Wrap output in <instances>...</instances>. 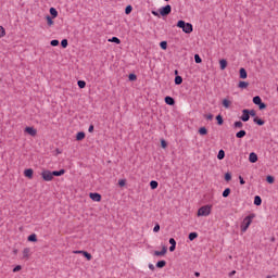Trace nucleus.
Here are the masks:
<instances>
[{"label":"nucleus","mask_w":278,"mask_h":278,"mask_svg":"<svg viewBox=\"0 0 278 278\" xmlns=\"http://www.w3.org/2000/svg\"><path fill=\"white\" fill-rule=\"evenodd\" d=\"M255 216H253V215H249V216H247L244 219H243V222H242V224H241V231L244 233L245 231H247V229H249V227H251V224L253 223V218H254Z\"/></svg>","instance_id":"f257e3e1"},{"label":"nucleus","mask_w":278,"mask_h":278,"mask_svg":"<svg viewBox=\"0 0 278 278\" xmlns=\"http://www.w3.org/2000/svg\"><path fill=\"white\" fill-rule=\"evenodd\" d=\"M210 214H212L211 205H204L198 210V216H210Z\"/></svg>","instance_id":"f03ea898"},{"label":"nucleus","mask_w":278,"mask_h":278,"mask_svg":"<svg viewBox=\"0 0 278 278\" xmlns=\"http://www.w3.org/2000/svg\"><path fill=\"white\" fill-rule=\"evenodd\" d=\"M41 177L43 181H53V173L51 170H43Z\"/></svg>","instance_id":"7ed1b4c3"},{"label":"nucleus","mask_w":278,"mask_h":278,"mask_svg":"<svg viewBox=\"0 0 278 278\" xmlns=\"http://www.w3.org/2000/svg\"><path fill=\"white\" fill-rule=\"evenodd\" d=\"M173 8L170 7V4H167L161 9H159V12L161 14V16H168V14H170Z\"/></svg>","instance_id":"20e7f679"},{"label":"nucleus","mask_w":278,"mask_h":278,"mask_svg":"<svg viewBox=\"0 0 278 278\" xmlns=\"http://www.w3.org/2000/svg\"><path fill=\"white\" fill-rule=\"evenodd\" d=\"M249 118H251V116L249 115V110L244 109L242 111V116L240 117V119L243 121V123H248Z\"/></svg>","instance_id":"39448f33"},{"label":"nucleus","mask_w":278,"mask_h":278,"mask_svg":"<svg viewBox=\"0 0 278 278\" xmlns=\"http://www.w3.org/2000/svg\"><path fill=\"white\" fill-rule=\"evenodd\" d=\"M89 197H90L91 201H96L97 203H99V201H101V194H99V193H90Z\"/></svg>","instance_id":"423d86ee"},{"label":"nucleus","mask_w":278,"mask_h":278,"mask_svg":"<svg viewBox=\"0 0 278 278\" xmlns=\"http://www.w3.org/2000/svg\"><path fill=\"white\" fill-rule=\"evenodd\" d=\"M182 31H185V34H192V24L190 23L185 24Z\"/></svg>","instance_id":"0eeeda50"},{"label":"nucleus","mask_w":278,"mask_h":278,"mask_svg":"<svg viewBox=\"0 0 278 278\" xmlns=\"http://www.w3.org/2000/svg\"><path fill=\"white\" fill-rule=\"evenodd\" d=\"M249 162H251V164H255V162H257V154L255 152L250 153Z\"/></svg>","instance_id":"6e6552de"},{"label":"nucleus","mask_w":278,"mask_h":278,"mask_svg":"<svg viewBox=\"0 0 278 278\" xmlns=\"http://www.w3.org/2000/svg\"><path fill=\"white\" fill-rule=\"evenodd\" d=\"M26 134H28L29 136H36V134H38V131L34 128V127H26L25 128Z\"/></svg>","instance_id":"1a4fd4ad"},{"label":"nucleus","mask_w":278,"mask_h":278,"mask_svg":"<svg viewBox=\"0 0 278 278\" xmlns=\"http://www.w3.org/2000/svg\"><path fill=\"white\" fill-rule=\"evenodd\" d=\"M165 103L167 105H175V99L170 96L165 97Z\"/></svg>","instance_id":"9d476101"},{"label":"nucleus","mask_w":278,"mask_h":278,"mask_svg":"<svg viewBox=\"0 0 278 278\" xmlns=\"http://www.w3.org/2000/svg\"><path fill=\"white\" fill-rule=\"evenodd\" d=\"M166 247H163V249L161 251H154V255H156V257H160L162 255H166Z\"/></svg>","instance_id":"9b49d317"},{"label":"nucleus","mask_w":278,"mask_h":278,"mask_svg":"<svg viewBox=\"0 0 278 278\" xmlns=\"http://www.w3.org/2000/svg\"><path fill=\"white\" fill-rule=\"evenodd\" d=\"M24 175L25 177H28V179H31V177H34V169L31 168L25 169Z\"/></svg>","instance_id":"f8f14e48"},{"label":"nucleus","mask_w":278,"mask_h":278,"mask_svg":"<svg viewBox=\"0 0 278 278\" xmlns=\"http://www.w3.org/2000/svg\"><path fill=\"white\" fill-rule=\"evenodd\" d=\"M64 173H66V170H64V169L54 170V172H52V177H62V175H64Z\"/></svg>","instance_id":"ddd939ff"},{"label":"nucleus","mask_w":278,"mask_h":278,"mask_svg":"<svg viewBox=\"0 0 278 278\" xmlns=\"http://www.w3.org/2000/svg\"><path fill=\"white\" fill-rule=\"evenodd\" d=\"M219 66H220V70H222V71H225V68H227V60L222 59V60L219 61Z\"/></svg>","instance_id":"4468645a"},{"label":"nucleus","mask_w":278,"mask_h":278,"mask_svg":"<svg viewBox=\"0 0 278 278\" xmlns=\"http://www.w3.org/2000/svg\"><path fill=\"white\" fill-rule=\"evenodd\" d=\"M29 253H30L29 248H25L23 250V257H24V260H28L29 258Z\"/></svg>","instance_id":"2eb2a0df"},{"label":"nucleus","mask_w":278,"mask_h":278,"mask_svg":"<svg viewBox=\"0 0 278 278\" xmlns=\"http://www.w3.org/2000/svg\"><path fill=\"white\" fill-rule=\"evenodd\" d=\"M86 138V132L79 131L76 135V140H84Z\"/></svg>","instance_id":"dca6fc26"},{"label":"nucleus","mask_w":278,"mask_h":278,"mask_svg":"<svg viewBox=\"0 0 278 278\" xmlns=\"http://www.w3.org/2000/svg\"><path fill=\"white\" fill-rule=\"evenodd\" d=\"M240 78L247 79V70H244V67L240 68Z\"/></svg>","instance_id":"f3484780"},{"label":"nucleus","mask_w":278,"mask_h":278,"mask_svg":"<svg viewBox=\"0 0 278 278\" xmlns=\"http://www.w3.org/2000/svg\"><path fill=\"white\" fill-rule=\"evenodd\" d=\"M233 127L235 129H242V127H244V124H242V122H235L233 123Z\"/></svg>","instance_id":"a211bd4d"},{"label":"nucleus","mask_w":278,"mask_h":278,"mask_svg":"<svg viewBox=\"0 0 278 278\" xmlns=\"http://www.w3.org/2000/svg\"><path fill=\"white\" fill-rule=\"evenodd\" d=\"M247 136V130H240L236 134V138H244Z\"/></svg>","instance_id":"6ab92c4d"},{"label":"nucleus","mask_w":278,"mask_h":278,"mask_svg":"<svg viewBox=\"0 0 278 278\" xmlns=\"http://www.w3.org/2000/svg\"><path fill=\"white\" fill-rule=\"evenodd\" d=\"M254 205H262V198L260 195L254 197Z\"/></svg>","instance_id":"aec40b11"},{"label":"nucleus","mask_w":278,"mask_h":278,"mask_svg":"<svg viewBox=\"0 0 278 278\" xmlns=\"http://www.w3.org/2000/svg\"><path fill=\"white\" fill-rule=\"evenodd\" d=\"M199 238V233L197 232H191L189 233V240L192 242V240H197Z\"/></svg>","instance_id":"412c9836"},{"label":"nucleus","mask_w":278,"mask_h":278,"mask_svg":"<svg viewBox=\"0 0 278 278\" xmlns=\"http://www.w3.org/2000/svg\"><path fill=\"white\" fill-rule=\"evenodd\" d=\"M50 14L53 18H58V10L55 8H50Z\"/></svg>","instance_id":"4be33fe9"},{"label":"nucleus","mask_w":278,"mask_h":278,"mask_svg":"<svg viewBox=\"0 0 278 278\" xmlns=\"http://www.w3.org/2000/svg\"><path fill=\"white\" fill-rule=\"evenodd\" d=\"M184 83V78H181V76H176L175 77V84L176 86H180V84Z\"/></svg>","instance_id":"5701e85b"},{"label":"nucleus","mask_w":278,"mask_h":278,"mask_svg":"<svg viewBox=\"0 0 278 278\" xmlns=\"http://www.w3.org/2000/svg\"><path fill=\"white\" fill-rule=\"evenodd\" d=\"M38 238L36 237V233H33L28 236V242H37Z\"/></svg>","instance_id":"b1692460"},{"label":"nucleus","mask_w":278,"mask_h":278,"mask_svg":"<svg viewBox=\"0 0 278 278\" xmlns=\"http://www.w3.org/2000/svg\"><path fill=\"white\" fill-rule=\"evenodd\" d=\"M229 194H231V189L226 188V189L223 191V197H224V199H227V197H229Z\"/></svg>","instance_id":"393cba45"},{"label":"nucleus","mask_w":278,"mask_h":278,"mask_svg":"<svg viewBox=\"0 0 278 278\" xmlns=\"http://www.w3.org/2000/svg\"><path fill=\"white\" fill-rule=\"evenodd\" d=\"M199 135H200V136H207V128L201 127V128L199 129Z\"/></svg>","instance_id":"a878e982"},{"label":"nucleus","mask_w":278,"mask_h":278,"mask_svg":"<svg viewBox=\"0 0 278 278\" xmlns=\"http://www.w3.org/2000/svg\"><path fill=\"white\" fill-rule=\"evenodd\" d=\"M261 102H262V98H261L260 96H255V97L253 98V103H254L255 105H258Z\"/></svg>","instance_id":"bb28decb"},{"label":"nucleus","mask_w":278,"mask_h":278,"mask_svg":"<svg viewBox=\"0 0 278 278\" xmlns=\"http://www.w3.org/2000/svg\"><path fill=\"white\" fill-rule=\"evenodd\" d=\"M223 105H224V108H226V110H229V105H231V101H229L227 99H224L223 100Z\"/></svg>","instance_id":"cd10ccee"},{"label":"nucleus","mask_w":278,"mask_h":278,"mask_svg":"<svg viewBox=\"0 0 278 278\" xmlns=\"http://www.w3.org/2000/svg\"><path fill=\"white\" fill-rule=\"evenodd\" d=\"M164 266H166V261H159L156 263V268H164Z\"/></svg>","instance_id":"c85d7f7f"},{"label":"nucleus","mask_w":278,"mask_h":278,"mask_svg":"<svg viewBox=\"0 0 278 278\" xmlns=\"http://www.w3.org/2000/svg\"><path fill=\"white\" fill-rule=\"evenodd\" d=\"M217 159L225 160V150H219L218 151Z\"/></svg>","instance_id":"c756f323"},{"label":"nucleus","mask_w":278,"mask_h":278,"mask_svg":"<svg viewBox=\"0 0 278 278\" xmlns=\"http://www.w3.org/2000/svg\"><path fill=\"white\" fill-rule=\"evenodd\" d=\"M109 42H115V45H121V39H118V37H112L111 39H109Z\"/></svg>","instance_id":"7c9ffc66"},{"label":"nucleus","mask_w":278,"mask_h":278,"mask_svg":"<svg viewBox=\"0 0 278 278\" xmlns=\"http://www.w3.org/2000/svg\"><path fill=\"white\" fill-rule=\"evenodd\" d=\"M186 22L185 21H182V20H180V21H178V23H177V27H179L180 29H184V27H186Z\"/></svg>","instance_id":"2f4dec72"},{"label":"nucleus","mask_w":278,"mask_h":278,"mask_svg":"<svg viewBox=\"0 0 278 278\" xmlns=\"http://www.w3.org/2000/svg\"><path fill=\"white\" fill-rule=\"evenodd\" d=\"M157 186H159L157 181H155V180L150 181V187L152 188V190H155L157 188Z\"/></svg>","instance_id":"473e14b6"},{"label":"nucleus","mask_w":278,"mask_h":278,"mask_svg":"<svg viewBox=\"0 0 278 278\" xmlns=\"http://www.w3.org/2000/svg\"><path fill=\"white\" fill-rule=\"evenodd\" d=\"M84 257H86V260H88V262H90V260H92V254L88 253V252H83Z\"/></svg>","instance_id":"72a5a7b5"},{"label":"nucleus","mask_w":278,"mask_h":278,"mask_svg":"<svg viewBox=\"0 0 278 278\" xmlns=\"http://www.w3.org/2000/svg\"><path fill=\"white\" fill-rule=\"evenodd\" d=\"M239 88H249V83L247 81H239Z\"/></svg>","instance_id":"f704fd0d"},{"label":"nucleus","mask_w":278,"mask_h":278,"mask_svg":"<svg viewBox=\"0 0 278 278\" xmlns=\"http://www.w3.org/2000/svg\"><path fill=\"white\" fill-rule=\"evenodd\" d=\"M254 123H256V125L262 126V125H264L265 122L263 119H260L258 117H255Z\"/></svg>","instance_id":"c9c22d12"},{"label":"nucleus","mask_w":278,"mask_h":278,"mask_svg":"<svg viewBox=\"0 0 278 278\" xmlns=\"http://www.w3.org/2000/svg\"><path fill=\"white\" fill-rule=\"evenodd\" d=\"M266 181H267V184H275V177H273V176H267V177H266Z\"/></svg>","instance_id":"e433bc0d"},{"label":"nucleus","mask_w":278,"mask_h":278,"mask_svg":"<svg viewBox=\"0 0 278 278\" xmlns=\"http://www.w3.org/2000/svg\"><path fill=\"white\" fill-rule=\"evenodd\" d=\"M194 62H195V64H201L202 60H201V56L199 54L194 55Z\"/></svg>","instance_id":"4c0bfd02"},{"label":"nucleus","mask_w":278,"mask_h":278,"mask_svg":"<svg viewBox=\"0 0 278 278\" xmlns=\"http://www.w3.org/2000/svg\"><path fill=\"white\" fill-rule=\"evenodd\" d=\"M61 47H63V49H66V47H68V40L63 39V40L61 41Z\"/></svg>","instance_id":"58836bf2"},{"label":"nucleus","mask_w":278,"mask_h":278,"mask_svg":"<svg viewBox=\"0 0 278 278\" xmlns=\"http://www.w3.org/2000/svg\"><path fill=\"white\" fill-rule=\"evenodd\" d=\"M77 85L79 88H86V81H84V80H78Z\"/></svg>","instance_id":"ea45409f"},{"label":"nucleus","mask_w":278,"mask_h":278,"mask_svg":"<svg viewBox=\"0 0 278 278\" xmlns=\"http://www.w3.org/2000/svg\"><path fill=\"white\" fill-rule=\"evenodd\" d=\"M216 121H217V124H218V125H223V123H224L222 115H217V116H216Z\"/></svg>","instance_id":"a19ab883"},{"label":"nucleus","mask_w":278,"mask_h":278,"mask_svg":"<svg viewBox=\"0 0 278 278\" xmlns=\"http://www.w3.org/2000/svg\"><path fill=\"white\" fill-rule=\"evenodd\" d=\"M51 47H58V45H60V41L58 39H53L50 42Z\"/></svg>","instance_id":"79ce46f5"},{"label":"nucleus","mask_w":278,"mask_h":278,"mask_svg":"<svg viewBox=\"0 0 278 278\" xmlns=\"http://www.w3.org/2000/svg\"><path fill=\"white\" fill-rule=\"evenodd\" d=\"M131 10H134L131 5L126 7L125 14H131Z\"/></svg>","instance_id":"37998d69"},{"label":"nucleus","mask_w":278,"mask_h":278,"mask_svg":"<svg viewBox=\"0 0 278 278\" xmlns=\"http://www.w3.org/2000/svg\"><path fill=\"white\" fill-rule=\"evenodd\" d=\"M160 47H161V49L166 50L167 47H168V43H167L166 41H162V42L160 43Z\"/></svg>","instance_id":"c03bdc74"},{"label":"nucleus","mask_w":278,"mask_h":278,"mask_svg":"<svg viewBox=\"0 0 278 278\" xmlns=\"http://www.w3.org/2000/svg\"><path fill=\"white\" fill-rule=\"evenodd\" d=\"M128 79H129V81H136V79H137L136 74H129Z\"/></svg>","instance_id":"a18cd8bd"},{"label":"nucleus","mask_w":278,"mask_h":278,"mask_svg":"<svg viewBox=\"0 0 278 278\" xmlns=\"http://www.w3.org/2000/svg\"><path fill=\"white\" fill-rule=\"evenodd\" d=\"M46 18H47L48 25L51 27V25H53V18H51V16L49 15Z\"/></svg>","instance_id":"49530a36"},{"label":"nucleus","mask_w":278,"mask_h":278,"mask_svg":"<svg viewBox=\"0 0 278 278\" xmlns=\"http://www.w3.org/2000/svg\"><path fill=\"white\" fill-rule=\"evenodd\" d=\"M5 36V28L3 26H0V38H3Z\"/></svg>","instance_id":"de8ad7c7"},{"label":"nucleus","mask_w":278,"mask_h":278,"mask_svg":"<svg viewBox=\"0 0 278 278\" xmlns=\"http://www.w3.org/2000/svg\"><path fill=\"white\" fill-rule=\"evenodd\" d=\"M225 181H231V174L230 173L225 174Z\"/></svg>","instance_id":"09e8293b"},{"label":"nucleus","mask_w":278,"mask_h":278,"mask_svg":"<svg viewBox=\"0 0 278 278\" xmlns=\"http://www.w3.org/2000/svg\"><path fill=\"white\" fill-rule=\"evenodd\" d=\"M169 244L173 245V247H177V241H175L174 238H170L169 239Z\"/></svg>","instance_id":"8fccbe9b"},{"label":"nucleus","mask_w":278,"mask_h":278,"mask_svg":"<svg viewBox=\"0 0 278 278\" xmlns=\"http://www.w3.org/2000/svg\"><path fill=\"white\" fill-rule=\"evenodd\" d=\"M257 105H258L260 110H265V108H266V104L264 102H261Z\"/></svg>","instance_id":"3c124183"},{"label":"nucleus","mask_w":278,"mask_h":278,"mask_svg":"<svg viewBox=\"0 0 278 278\" xmlns=\"http://www.w3.org/2000/svg\"><path fill=\"white\" fill-rule=\"evenodd\" d=\"M125 184H127V181L125 179H122L118 181V185L121 186V188H123L125 186Z\"/></svg>","instance_id":"603ef678"},{"label":"nucleus","mask_w":278,"mask_h":278,"mask_svg":"<svg viewBox=\"0 0 278 278\" xmlns=\"http://www.w3.org/2000/svg\"><path fill=\"white\" fill-rule=\"evenodd\" d=\"M154 233H157L160 231V224H156L153 228Z\"/></svg>","instance_id":"864d4df0"},{"label":"nucleus","mask_w":278,"mask_h":278,"mask_svg":"<svg viewBox=\"0 0 278 278\" xmlns=\"http://www.w3.org/2000/svg\"><path fill=\"white\" fill-rule=\"evenodd\" d=\"M21 265H17L13 268V273H18V270H21Z\"/></svg>","instance_id":"5fc2aeb1"},{"label":"nucleus","mask_w":278,"mask_h":278,"mask_svg":"<svg viewBox=\"0 0 278 278\" xmlns=\"http://www.w3.org/2000/svg\"><path fill=\"white\" fill-rule=\"evenodd\" d=\"M161 146H162L163 149H166V147H167L166 140L163 139L161 141Z\"/></svg>","instance_id":"6e6d98bb"},{"label":"nucleus","mask_w":278,"mask_h":278,"mask_svg":"<svg viewBox=\"0 0 278 278\" xmlns=\"http://www.w3.org/2000/svg\"><path fill=\"white\" fill-rule=\"evenodd\" d=\"M239 181H240L241 186H244L245 181H244V178H242V176H239Z\"/></svg>","instance_id":"4d7b16f0"},{"label":"nucleus","mask_w":278,"mask_h":278,"mask_svg":"<svg viewBox=\"0 0 278 278\" xmlns=\"http://www.w3.org/2000/svg\"><path fill=\"white\" fill-rule=\"evenodd\" d=\"M88 131H89V134H92V131H94V126L90 125L89 128H88Z\"/></svg>","instance_id":"13d9d810"},{"label":"nucleus","mask_w":278,"mask_h":278,"mask_svg":"<svg viewBox=\"0 0 278 278\" xmlns=\"http://www.w3.org/2000/svg\"><path fill=\"white\" fill-rule=\"evenodd\" d=\"M213 118H214V115L212 114L206 115V121H212Z\"/></svg>","instance_id":"bf43d9fd"},{"label":"nucleus","mask_w":278,"mask_h":278,"mask_svg":"<svg viewBox=\"0 0 278 278\" xmlns=\"http://www.w3.org/2000/svg\"><path fill=\"white\" fill-rule=\"evenodd\" d=\"M84 252H85L84 250L74 251L75 254H81V255H84Z\"/></svg>","instance_id":"052dcab7"},{"label":"nucleus","mask_w":278,"mask_h":278,"mask_svg":"<svg viewBox=\"0 0 278 278\" xmlns=\"http://www.w3.org/2000/svg\"><path fill=\"white\" fill-rule=\"evenodd\" d=\"M249 116H255V110L249 111Z\"/></svg>","instance_id":"680f3d73"},{"label":"nucleus","mask_w":278,"mask_h":278,"mask_svg":"<svg viewBox=\"0 0 278 278\" xmlns=\"http://www.w3.org/2000/svg\"><path fill=\"white\" fill-rule=\"evenodd\" d=\"M149 268H150V270H155V265H153V264H149Z\"/></svg>","instance_id":"e2e57ef3"},{"label":"nucleus","mask_w":278,"mask_h":278,"mask_svg":"<svg viewBox=\"0 0 278 278\" xmlns=\"http://www.w3.org/2000/svg\"><path fill=\"white\" fill-rule=\"evenodd\" d=\"M176 247H177V245H170V247H169L170 253H173V251H175Z\"/></svg>","instance_id":"0e129e2a"},{"label":"nucleus","mask_w":278,"mask_h":278,"mask_svg":"<svg viewBox=\"0 0 278 278\" xmlns=\"http://www.w3.org/2000/svg\"><path fill=\"white\" fill-rule=\"evenodd\" d=\"M153 16H160V13L157 11H152Z\"/></svg>","instance_id":"69168bd1"},{"label":"nucleus","mask_w":278,"mask_h":278,"mask_svg":"<svg viewBox=\"0 0 278 278\" xmlns=\"http://www.w3.org/2000/svg\"><path fill=\"white\" fill-rule=\"evenodd\" d=\"M194 276H195V277H201V273L195 271V273H194Z\"/></svg>","instance_id":"338daca9"},{"label":"nucleus","mask_w":278,"mask_h":278,"mask_svg":"<svg viewBox=\"0 0 278 278\" xmlns=\"http://www.w3.org/2000/svg\"><path fill=\"white\" fill-rule=\"evenodd\" d=\"M235 274H236V270H232V271H230L229 276L233 277Z\"/></svg>","instance_id":"774afa93"}]
</instances>
